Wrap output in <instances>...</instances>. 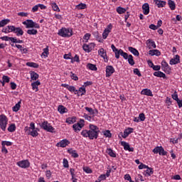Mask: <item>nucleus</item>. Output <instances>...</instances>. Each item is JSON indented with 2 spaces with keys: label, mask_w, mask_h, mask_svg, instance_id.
I'll use <instances>...</instances> for the list:
<instances>
[{
  "label": "nucleus",
  "mask_w": 182,
  "mask_h": 182,
  "mask_svg": "<svg viewBox=\"0 0 182 182\" xmlns=\"http://www.w3.org/2000/svg\"><path fill=\"white\" fill-rule=\"evenodd\" d=\"M99 133H100V129H99L97 126L90 124V130L88 131V137L90 140L97 139V137H99Z\"/></svg>",
  "instance_id": "nucleus-1"
},
{
  "label": "nucleus",
  "mask_w": 182,
  "mask_h": 182,
  "mask_svg": "<svg viewBox=\"0 0 182 182\" xmlns=\"http://www.w3.org/2000/svg\"><path fill=\"white\" fill-rule=\"evenodd\" d=\"M58 35L62 38H70L73 35V31L70 28H62L58 31Z\"/></svg>",
  "instance_id": "nucleus-2"
},
{
  "label": "nucleus",
  "mask_w": 182,
  "mask_h": 182,
  "mask_svg": "<svg viewBox=\"0 0 182 182\" xmlns=\"http://www.w3.org/2000/svg\"><path fill=\"white\" fill-rule=\"evenodd\" d=\"M113 52H114L115 53V58L116 59H119L120 58V55L122 56V58H124V59H129V54H127V53H124V51H123V50L122 49H117L116 48V46H112L111 47Z\"/></svg>",
  "instance_id": "nucleus-3"
},
{
  "label": "nucleus",
  "mask_w": 182,
  "mask_h": 182,
  "mask_svg": "<svg viewBox=\"0 0 182 182\" xmlns=\"http://www.w3.org/2000/svg\"><path fill=\"white\" fill-rule=\"evenodd\" d=\"M39 126L41 129L43 130H46V132H48L49 133H53L55 132V128L48 122V121H44L42 123H39Z\"/></svg>",
  "instance_id": "nucleus-4"
},
{
  "label": "nucleus",
  "mask_w": 182,
  "mask_h": 182,
  "mask_svg": "<svg viewBox=\"0 0 182 182\" xmlns=\"http://www.w3.org/2000/svg\"><path fill=\"white\" fill-rule=\"evenodd\" d=\"M23 25H25L26 29H29L31 28L39 29V28H41V26H39L38 23H35L31 19H27L25 21H23Z\"/></svg>",
  "instance_id": "nucleus-5"
},
{
  "label": "nucleus",
  "mask_w": 182,
  "mask_h": 182,
  "mask_svg": "<svg viewBox=\"0 0 182 182\" xmlns=\"http://www.w3.org/2000/svg\"><path fill=\"white\" fill-rule=\"evenodd\" d=\"M8 124V117L5 114L0 115V127L3 132L6 130V125Z\"/></svg>",
  "instance_id": "nucleus-6"
},
{
  "label": "nucleus",
  "mask_w": 182,
  "mask_h": 182,
  "mask_svg": "<svg viewBox=\"0 0 182 182\" xmlns=\"http://www.w3.org/2000/svg\"><path fill=\"white\" fill-rule=\"evenodd\" d=\"M85 120L84 119H80V122H77V124H74L73 125V129L74 132L77 133V132H80L82 129V127H85Z\"/></svg>",
  "instance_id": "nucleus-7"
},
{
  "label": "nucleus",
  "mask_w": 182,
  "mask_h": 182,
  "mask_svg": "<svg viewBox=\"0 0 182 182\" xmlns=\"http://www.w3.org/2000/svg\"><path fill=\"white\" fill-rule=\"evenodd\" d=\"M154 154H159V156H167V151L164 150L163 146H156L153 149Z\"/></svg>",
  "instance_id": "nucleus-8"
},
{
  "label": "nucleus",
  "mask_w": 182,
  "mask_h": 182,
  "mask_svg": "<svg viewBox=\"0 0 182 182\" xmlns=\"http://www.w3.org/2000/svg\"><path fill=\"white\" fill-rule=\"evenodd\" d=\"M113 28V26L112 23H109L106 28H105L103 33H102V38L103 39H107V36H109V33L112 32V29Z\"/></svg>",
  "instance_id": "nucleus-9"
},
{
  "label": "nucleus",
  "mask_w": 182,
  "mask_h": 182,
  "mask_svg": "<svg viewBox=\"0 0 182 182\" xmlns=\"http://www.w3.org/2000/svg\"><path fill=\"white\" fill-rule=\"evenodd\" d=\"M11 32L16 33V36H22V35H23V30H22L21 27L16 28L13 26V27H11Z\"/></svg>",
  "instance_id": "nucleus-10"
},
{
  "label": "nucleus",
  "mask_w": 182,
  "mask_h": 182,
  "mask_svg": "<svg viewBox=\"0 0 182 182\" xmlns=\"http://www.w3.org/2000/svg\"><path fill=\"white\" fill-rule=\"evenodd\" d=\"M17 164L19 167H21V168H28V167H29V166H31V164L29 163V161H28V160L19 161L17 163Z\"/></svg>",
  "instance_id": "nucleus-11"
},
{
  "label": "nucleus",
  "mask_w": 182,
  "mask_h": 182,
  "mask_svg": "<svg viewBox=\"0 0 182 182\" xmlns=\"http://www.w3.org/2000/svg\"><path fill=\"white\" fill-rule=\"evenodd\" d=\"M114 73V68L112 65H107L106 67V77H110L111 75H113Z\"/></svg>",
  "instance_id": "nucleus-12"
},
{
  "label": "nucleus",
  "mask_w": 182,
  "mask_h": 182,
  "mask_svg": "<svg viewBox=\"0 0 182 182\" xmlns=\"http://www.w3.org/2000/svg\"><path fill=\"white\" fill-rule=\"evenodd\" d=\"M69 144H70V141L65 139L57 143L56 146L57 147H66V146H69Z\"/></svg>",
  "instance_id": "nucleus-13"
},
{
  "label": "nucleus",
  "mask_w": 182,
  "mask_h": 182,
  "mask_svg": "<svg viewBox=\"0 0 182 182\" xmlns=\"http://www.w3.org/2000/svg\"><path fill=\"white\" fill-rule=\"evenodd\" d=\"M133 128H128L124 131V134L123 132H121L120 134L122 137H123V139H126L127 137L129 136V134L133 133Z\"/></svg>",
  "instance_id": "nucleus-14"
},
{
  "label": "nucleus",
  "mask_w": 182,
  "mask_h": 182,
  "mask_svg": "<svg viewBox=\"0 0 182 182\" xmlns=\"http://www.w3.org/2000/svg\"><path fill=\"white\" fill-rule=\"evenodd\" d=\"M121 145L123 146L124 149L128 151H134V148L130 147V144L126 141H121Z\"/></svg>",
  "instance_id": "nucleus-15"
},
{
  "label": "nucleus",
  "mask_w": 182,
  "mask_h": 182,
  "mask_svg": "<svg viewBox=\"0 0 182 182\" xmlns=\"http://www.w3.org/2000/svg\"><path fill=\"white\" fill-rule=\"evenodd\" d=\"M142 9H143L144 15H149V14H150V6L147 3H145L142 6Z\"/></svg>",
  "instance_id": "nucleus-16"
},
{
  "label": "nucleus",
  "mask_w": 182,
  "mask_h": 182,
  "mask_svg": "<svg viewBox=\"0 0 182 182\" xmlns=\"http://www.w3.org/2000/svg\"><path fill=\"white\" fill-rule=\"evenodd\" d=\"M169 63L170 65H177V63H180V55H176L175 58H171Z\"/></svg>",
  "instance_id": "nucleus-17"
},
{
  "label": "nucleus",
  "mask_w": 182,
  "mask_h": 182,
  "mask_svg": "<svg viewBox=\"0 0 182 182\" xmlns=\"http://www.w3.org/2000/svg\"><path fill=\"white\" fill-rule=\"evenodd\" d=\"M141 95H144L145 96H151L153 97V92L151 90H149L147 88H145L141 90Z\"/></svg>",
  "instance_id": "nucleus-18"
},
{
  "label": "nucleus",
  "mask_w": 182,
  "mask_h": 182,
  "mask_svg": "<svg viewBox=\"0 0 182 182\" xmlns=\"http://www.w3.org/2000/svg\"><path fill=\"white\" fill-rule=\"evenodd\" d=\"M154 76H156V77H163V79H166L167 77L166 74L161 71H156L154 73Z\"/></svg>",
  "instance_id": "nucleus-19"
},
{
  "label": "nucleus",
  "mask_w": 182,
  "mask_h": 182,
  "mask_svg": "<svg viewBox=\"0 0 182 182\" xmlns=\"http://www.w3.org/2000/svg\"><path fill=\"white\" fill-rule=\"evenodd\" d=\"M86 9H87V5L85 3H80L75 6V9H77L78 11Z\"/></svg>",
  "instance_id": "nucleus-20"
},
{
  "label": "nucleus",
  "mask_w": 182,
  "mask_h": 182,
  "mask_svg": "<svg viewBox=\"0 0 182 182\" xmlns=\"http://www.w3.org/2000/svg\"><path fill=\"white\" fill-rule=\"evenodd\" d=\"M31 80H38L39 79V74L35 73V71H30Z\"/></svg>",
  "instance_id": "nucleus-21"
},
{
  "label": "nucleus",
  "mask_w": 182,
  "mask_h": 182,
  "mask_svg": "<svg viewBox=\"0 0 182 182\" xmlns=\"http://www.w3.org/2000/svg\"><path fill=\"white\" fill-rule=\"evenodd\" d=\"M40 85H41V82L39 80H37L31 83L33 90H36V92H38V90H39L38 87L40 86Z\"/></svg>",
  "instance_id": "nucleus-22"
},
{
  "label": "nucleus",
  "mask_w": 182,
  "mask_h": 182,
  "mask_svg": "<svg viewBox=\"0 0 182 182\" xmlns=\"http://www.w3.org/2000/svg\"><path fill=\"white\" fill-rule=\"evenodd\" d=\"M58 111L59 112V113H60L61 114H63V113H67L68 112V108L65 107L63 105H59L58 108Z\"/></svg>",
  "instance_id": "nucleus-23"
},
{
  "label": "nucleus",
  "mask_w": 182,
  "mask_h": 182,
  "mask_svg": "<svg viewBox=\"0 0 182 182\" xmlns=\"http://www.w3.org/2000/svg\"><path fill=\"white\" fill-rule=\"evenodd\" d=\"M149 55H151V56H160L161 53L159 50H149Z\"/></svg>",
  "instance_id": "nucleus-24"
},
{
  "label": "nucleus",
  "mask_w": 182,
  "mask_h": 182,
  "mask_svg": "<svg viewBox=\"0 0 182 182\" xmlns=\"http://www.w3.org/2000/svg\"><path fill=\"white\" fill-rule=\"evenodd\" d=\"M168 5L171 11H174L176 9V3L173 0L168 1Z\"/></svg>",
  "instance_id": "nucleus-25"
},
{
  "label": "nucleus",
  "mask_w": 182,
  "mask_h": 182,
  "mask_svg": "<svg viewBox=\"0 0 182 182\" xmlns=\"http://www.w3.org/2000/svg\"><path fill=\"white\" fill-rule=\"evenodd\" d=\"M129 50L131 53L134 55V56H139L140 53H139V50L133 47H129Z\"/></svg>",
  "instance_id": "nucleus-26"
},
{
  "label": "nucleus",
  "mask_w": 182,
  "mask_h": 182,
  "mask_svg": "<svg viewBox=\"0 0 182 182\" xmlns=\"http://www.w3.org/2000/svg\"><path fill=\"white\" fill-rule=\"evenodd\" d=\"M26 65V66H29V68H34V69H38V68H39V64L33 62H28Z\"/></svg>",
  "instance_id": "nucleus-27"
},
{
  "label": "nucleus",
  "mask_w": 182,
  "mask_h": 182,
  "mask_svg": "<svg viewBox=\"0 0 182 182\" xmlns=\"http://www.w3.org/2000/svg\"><path fill=\"white\" fill-rule=\"evenodd\" d=\"M68 153L71 154L72 157L74 159H77V157H79V154L76 153V150L68 149Z\"/></svg>",
  "instance_id": "nucleus-28"
},
{
  "label": "nucleus",
  "mask_w": 182,
  "mask_h": 182,
  "mask_svg": "<svg viewBox=\"0 0 182 182\" xmlns=\"http://www.w3.org/2000/svg\"><path fill=\"white\" fill-rule=\"evenodd\" d=\"M98 53L100 56H102V58H103L104 59H106V58H107V55L106 54V50H105L104 48H100L98 50Z\"/></svg>",
  "instance_id": "nucleus-29"
},
{
  "label": "nucleus",
  "mask_w": 182,
  "mask_h": 182,
  "mask_svg": "<svg viewBox=\"0 0 182 182\" xmlns=\"http://www.w3.org/2000/svg\"><path fill=\"white\" fill-rule=\"evenodd\" d=\"M28 134L32 136L33 137H38L39 133H38V131H36V129H31L28 132Z\"/></svg>",
  "instance_id": "nucleus-30"
},
{
  "label": "nucleus",
  "mask_w": 182,
  "mask_h": 182,
  "mask_svg": "<svg viewBox=\"0 0 182 182\" xmlns=\"http://www.w3.org/2000/svg\"><path fill=\"white\" fill-rule=\"evenodd\" d=\"M68 90H69V92H75V95H77V96H80V94H79V92L77 91V90H76V87H75V86L69 85Z\"/></svg>",
  "instance_id": "nucleus-31"
},
{
  "label": "nucleus",
  "mask_w": 182,
  "mask_h": 182,
  "mask_svg": "<svg viewBox=\"0 0 182 182\" xmlns=\"http://www.w3.org/2000/svg\"><path fill=\"white\" fill-rule=\"evenodd\" d=\"M66 123H68V124H73V123H76V117H68L66 119Z\"/></svg>",
  "instance_id": "nucleus-32"
},
{
  "label": "nucleus",
  "mask_w": 182,
  "mask_h": 182,
  "mask_svg": "<svg viewBox=\"0 0 182 182\" xmlns=\"http://www.w3.org/2000/svg\"><path fill=\"white\" fill-rule=\"evenodd\" d=\"M87 68L90 69V70H97V67H96V65L95 64L88 63Z\"/></svg>",
  "instance_id": "nucleus-33"
},
{
  "label": "nucleus",
  "mask_w": 182,
  "mask_h": 182,
  "mask_svg": "<svg viewBox=\"0 0 182 182\" xmlns=\"http://www.w3.org/2000/svg\"><path fill=\"white\" fill-rule=\"evenodd\" d=\"M11 42H12L13 43H23V41L19 40L14 37H11Z\"/></svg>",
  "instance_id": "nucleus-34"
},
{
  "label": "nucleus",
  "mask_w": 182,
  "mask_h": 182,
  "mask_svg": "<svg viewBox=\"0 0 182 182\" xmlns=\"http://www.w3.org/2000/svg\"><path fill=\"white\" fill-rule=\"evenodd\" d=\"M10 21L9 19H4L0 21V28H3V26H5V25H8Z\"/></svg>",
  "instance_id": "nucleus-35"
},
{
  "label": "nucleus",
  "mask_w": 182,
  "mask_h": 182,
  "mask_svg": "<svg viewBox=\"0 0 182 182\" xmlns=\"http://www.w3.org/2000/svg\"><path fill=\"white\" fill-rule=\"evenodd\" d=\"M27 33H28V35H38V30L34 29V28L28 29L27 31Z\"/></svg>",
  "instance_id": "nucleus-36"
},
{
  "label": "nucleus",
  "mask_w": 182,
  "mask_h": 182,
  "mask_svg": "<svg viewBox=\"0 0 182 182\" xmlns=\"http://www.w3.org/2000/svg\"><path fill=\"white\" fill-rule=\"evenodd\" d=\"M127 59L128 63L131 65V66H134L135 62L134 60L133 59V55H129Z\"/></svg>",
  "instance_id": "nucleus-37"
},
{
  "label": "nucleus",
  "mask_w": 182,
  "mask_h": 182,
  "mask_svg": "<svg viewBox=\"0 0 182 182\" xmlns=\"http://www.w3.org/2000/svg\"><path fill=\"white\" fill-rule=\"evenodd\" d=\"M117 12L119 14V15H122V14H124L126 12V9L119 6L117 8Z\"/></svg>",
  "instance_id": "nucleus-38"
},
{
  "label": "nucleus",
  "mask_w": 182,
  "mask_h": 182,
  "mask_svg": "<svg viewBox=\"0 0 182 182\" xmlns=\"http://www.w3.org/2000/svg\"><path fill=\"white\" fill-rule=\"evenodd\" d=\"M21 109V101L18 102L14 107H13V112H18Z\"/></svg>",
  "instance_id": "nucleus-39"
},
{
  "label": "nucleus",
  "mask_w": 182,
  "mask_h": 182,
  "mask_svg": "<svg viewBox=\"0 0 182 182\" xmlns=\"http://www.w3.org/2000/svg\"><path fill=\"white\" fill-rule=\"evenodd\" d=\"M158 3L156 4L157 5L158 8H164L166 6V1H157Z\"/></svg>",
  "instance_id": "nucleus-40"
},
{
  "label": "nucleus",
  "mask_w": 182,
  "mask_h": 182,
  "mask_svg": "<svg viewBox=\"0 0 182 182\" xmlns=\"http://www.w3.org/2000/svg\"><path fill=\"white\" fill-rule=\"evenodd\" d=\"M107 153H108V154H109V156H110V157H116V154L114 153V151H113V150L112 149H107Z\"/></svg>",
  "instance_id": "nucleus-41"
},
{
  "label": "nucleus",
  "mask_w": 182,
  "mask_h": 182,
  "mask_svg": "<svg viewBox=\"0 0 182 182\" xmlns=\"http://www.w3.org/2000/svg\"><path fill=\"white\" fill-rule=\"evenodd\" d=\"M14 26H8L7 27L2 29V32L4 33H9L11 31V28H12Z\"/></svg>",
  "instance_id": "nucleus-42"
},
{
  "label": "nucleus",
  "mask_w": 182,
  "mask_h": 182,
  "mask_svg": "<svg viewBox=\"0 0 182 182\" xmlns=\"http://www.w3.org/2000/svg\"><path fill=\"white\" fill-rule=\"evenodd\" d=\"M8 130H9L11 133L15 132V130H16V126L15 125V124H11L9 127Z\"/></svg>",
  "instance_id": "nucleus-43"
},
{
  "label": "nucleus",
  "mask_w": 182,
  "mask_h": 182,
  "mask_svg": "<svg viewBox=\"0 0 182 182\" xmlns=\"http://www.w3.org/2000/svg\"><path fill=\"white\" fill-rule=\"evenodd\" d=\"M93 48L95 47H90V46H82V49L83 50H85V52H87V53L92 52Z\"/></svg>",
  "instance_id": "nucleus-44"
},
{
  "label": "nucleus",
  "mask_w": 182,
  "mask_h": 182,
  "mask_svg": "<svg viewBox=\"0 0 182 182\" xmlns=\"http://www.w3.org/2000/svg\"><path fill=\"white\" fill-rule=\"evenodd\" d=\"M48 55H49V48L47 47V48L43 49L42 56H44V58H48Z\"/></svg>",
  "instance_id": "nucleus-45"
},
{
  "label": "nucleus",
  "mask_w": 182,
  "mask_h": 182,
  "mask_svg": "<svg viewBox=\"0 0 182 182\" xmlns=\"http://www.w3.org/2000/svg\"><path fill=\"white\" fill-rule=\"evenodd\" d=\"M77 92H78V95H79V92H80V93H81L80 96H83V95H85V93H86V88H85V87H81L79 88Z\"/></svg>",
  "instance_id": "nucleus-46"
},
{
  "label": "nucleus",
  "mask_w": 182,
  "mask_h": 182,
  "mask_svg": "<svg viewBox=\"0 0 182 182\" xmlns=\"http://www.w3.org/2000/svg\"><path fill=\"white\" fill-rule=\"evenodd\" d=\"M52 9H53V11H58L59 12L60 11V9H59V6H58V4H56V3H53L51 4Z\"/></svg>",
  "instance_id": "nucleus-47"
},
{
  "label": "nucleus",
  "mask_w": 182,
  "mask_h": 182,
  "mask_svg": "<svg viewBox=\"0 0 182 182\" xmlns=\"http://www.w3.org/2000/svg\"><path fill=\"white\" fill-rule=\"evenodd\" d=\"M147 46H156V43L153 40H148L146 41Z\"/></svg>",
  "instance_id": "nucleus-48"
},
{
  "label": "nucleus",
  "mask_w": 182,
  "mask_h": 182,
  "mask_svg": "<svg viewBox=\"0 0 182 182\" xmlns=\"http://www.w3.org/2000/svg\"><path fill=\"white\" fill-rule=\"evenodd\" d=\"M83 171L87 174H91V173H92V169L88 166L83 167Z\"/></svg>",
  "instance_id": "nucleus-49"
},
{
  "label": "nucleus",
  "mask_w": 182,
  "mask_h": 182,
  "mask_svg": "<svg viewBox=\"0 0 182 182\" xmlns=\"http://www.w3.org/2000/svg\"><path fill=\"white\" fill-rule=\"evenodd\" d=\"M81 134L83 137H89V131L86 129L82 130Z\"/></svg>",
  "instance_id": "nucleus-50"
},
{
  "label": "nucleus",
  "mask_w": 182,
  "mask_h": 182,
  "mask_svg": "<svg viewBox=\"0 0 182 182\" xmlns=\"http://www.w3.org/2000/svg\"><path fill=\"white\" fill-rule=\"evenodd\" d=\"M139 119L141 122H144V120H146V115H144V113L139 114Z\"/></svg>",
  "instance_id": "nucleus-51"
},
{
  "label": "nucleus",
  "mask_w": 182,
  "mask_h": 182,
  "mask_svg": "<svg viewBox=\"0 0 182 182\" xmlns=\"http://www.w3.org/2000/svg\"><path fill=\"white\" fill-rule=\"evenodd\" d=\"M172 99H173V100H176V102H177V100H178V95L177 94V92L175 91L173 94H172Z\"/></svg>",
  "instance_id": "nucleus-52"
},
{
  "label": "nucleus",
  "mask_w": 182,
  "mask_h": 182,
  "mask_svg": "<svg viewBox=\"0 0 182 182\" xmlns=\"http://www.w3.org/2000/svg\"><path fill=\"white\" fill-rule=\"evenodd\" d=\"M146 168H147L146 169V175L147 176H150L151 174H153V173H154V171H153V168H149V166Z\"/></svg>",
  "instance_id": "nucleus-53"
},
{
  "label": "nucleus",
  "mask_w": 182,
  "mask_h": 182,
  "mask_svg": "<svg viewBox=\"0 0 182 182\" xmlns=\"http://www.w3.org/2000/svg\"><path fill=\"white\" fill-rule=\"evenodd\" d=\"M104 136H105V137H108L109 139H110V137H112V133H110L109 130H106L104 132Z\"/></svg>",
  "instance_id": "nucleus-54"
},
{
  "label": "nucleus",
  "mask_w": 182,
  "mask_h": 182,
  "mask_svg": "<svg viewBox=\"0 0 182 182\" xmlns=\"http://www.w3.org/2000/svg\"><path fill=\"white\" fill-rule=\"evenodd\" d=\"M12 145V142L9 141H3L1 142V146H11Z\"/></svg>",
  "instance_id": "nucleus-55"
},
{
  "label": "nucleus",
  "mask_w": 182,
  "mask_h": 182,
  "mask_svg": "<svg viewBox=\"0 0 182 182\" xmlns=\"http://www.w3.org/2000/svg\"><path fill=\"white\" fill-rule=\"evenodd\" d=\"M16 48H18L23 53H26V52H28V50L23 48V46H16Z\"/></svg>",
  "instance_id": "nucleus-56"
},
{
  "label": "nucleus",
  "mask_w": 182,
  "mask_h": 182,
  "mask_svg": "<svg viewBox=\"0 0 182 182\" xmlns=\"http://www.w3.org/2000/svg\"><path fill=\"white\" fill-rule=\"evenodd\" d=\"M2 79H3L4 82L9 83V82H10L9 77H8L6 75H3Z\"/></svg>",
  "instance_id": "nucleus-57"
},
{
  "label": "nucleus",
  "mask_w": 182,
  "mask_h": 182,
  "mask_svg": "<svg viewBox=\"0 0 182 182\" xmlns=\"http://www.w3.org/2000/svg\"><path fill=\"white\" fill-rule=\"evenodd\" d=\"M63 164V167H65V168H68L69 167V162L68 161V159H64Z\"/></svg>",
  "instance_id": "nucleus-58"
},
{
  "label": "nucleus",
  "mask_w": 182,
  "mask_h": 182,
  "mask_svg": "<svg viewBox=\"0 0 182 182\" xmlns=\"http://www.w3.org/2000/svg\"><path fill=\"white\" fill-rule=\"evenodd\" d=\"M134 73L135 75H137V76H139V77H141V73H140V70H139V68H134Z\"/></svg>",
  "instance_id": "nucleus-59"
},
{
  "label": "nucleus",
  "mask_w": 182,
  "mask_h": 182,
  "mask_svg": "<svg viewBox=\"0 0 182 182\" xmlns=\"http://www.w3.org/2000/svg\"><path fill=\"white\" fill-rule=\"evenodd\" d=\"M85 110H87V112L90 113V114H95V110H93V109H92L89 107H85Z\"/></svg>",
  "instance_id": "nucleus-60"
},
{
  "label": "nucleus",
  "mask_w": 182,
  "mask_h": 182,
  "mask_svg": "<svg viewBox=\"0 0 182 182\" xmlns=\"http://www.w3.org/2000/svg\"><path fill=\"white\" fill-rule=\"evenodd\" d=\"M70 73H71L70 77L71 79H73V80H75V81L79 80V77H77L75 73H73V72H71Z\"/></svg>",
  "instance_id": "nucleus-61"
},
{
  "label": "nucleus",
  "mask_w": 182,
  "mask_h": 182,
  "mask_svg": "<svg viewBox=\"0 0 182 182\" xmlns=\"http://www.w3.org/2000/svg\"><path fill=\"white\" fill-rule=\"evenodd\" d=\"M166 105H168V106H171L172 101H171V98L167 97L166 99Z\"/></svg>",
  "instance_id": "nucleus-62"
},
{
  "label": "nucleus",
  "mask_w": 182,
  "mask_h": 182,
  "mask_svg": "<svg viewBox=\"0 0 182 182\" xmlns=\"http://www.w3.org/2000/svg\"><path fill=\"white\" fill-rule=\"evenodd\" d=\"M90 33H85L83 37V39H85V41H89L90 39Z\"/></svg>",
  "instance_id": "nucleus-63"
},
{
  "label": "nucleus",
  "mask_w": 182,
  "mask_h": 182,
  "mask_svg": "<svg viewBox=\"0 0 182 182\" xmlns=\"http://www.w3.org/2000/svg\"><path fill=\"white\" fill-rule=\"evenodd\" d=\"M149 29H152V31H156L158 28V26L154 24L149 25Z\"/></svg>",
  "instance_id": "nucleus-64"
}]
</instances>
